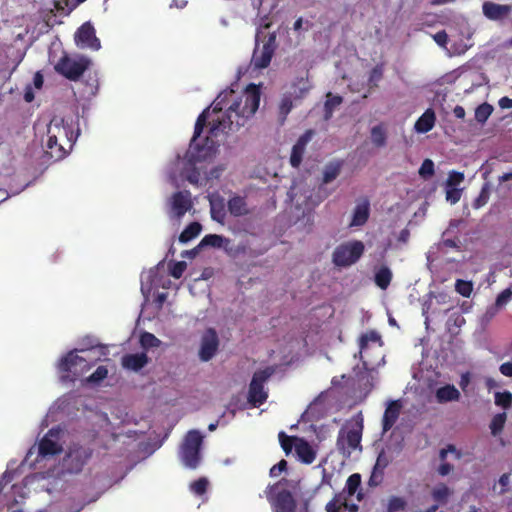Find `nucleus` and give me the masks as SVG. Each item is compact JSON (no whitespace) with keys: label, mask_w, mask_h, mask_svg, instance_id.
<instances>
[{"label":"nucleus","mask_w":512,"mask_h":512,"mask_svg":"<svg viewBox=\"0 0 512 512\" xmlns=\"http://www.w3.org/2000/svg\"><path fill=\"white\" fill-rule=\"evenodd\" d=\"M260 97L259 87L249 84L245 91L229 104L223 118L212 119L208 136L205 138L204 144H200L197 139L201 136L209 117V108L205 109L195 123L194 134L187 152L189 161L196 163L212 158L218 147V143L213 138L217 137L220 132L238 130L244 126L246 121L257 111Z\"/></svg>","instance_id":"obj_1"},{"label":"nucleus","mask_w":512,"mask_h":512,"mask_svg":"<svg viewBox=\"0 0 512 512\" xmlns=\"http://www.w3.org/2000/svg\"><path fill=\"white\" fill-rule=\"evenodd\" d=\"M290 481L282 478L278 482L268 485L265 495L270 503L273 512H295L297 501L294 492L289 488Z\"/></svg>","instance_id":"obj_2"},{"label":"nucleus","mask_w":512,"mask_h":512,"mask_svg":"<svg viewBox=\"0 0 512 512\" xmlns=\"http://www.w3.org/2000/svg\"><path fill=\"white\" fill-rule=\"evenodd\" d=\"M255 42L251 62L257 69L267 68L277 48L276 33L265 34L262 30H258Z\"/></svg>","instance_id":"obj_3"},{"label":"nucleus","mask_w":512,"mask_h":512,"mask_svg":"<svg viewBox=\"0 0 512 512\" xmlns=\"http://www.w3.org/2000/svg\"><path fill=\"white\" fill-rule=\"evenodd\" d=\"M363 432V419L358 418L348 422L339 430L337 437V448L339 452L349 457L353 450L361 447Z\"/></svg>","instance_id":"obj_4"},{"label":"nucleus","mask_w":512,"mask_h":512,"mask_svg":"<svg viewBox=\"0 0 512 512\" xmlns=\"http://www.w3.org/2000/svg\"><path fill=\"white\" fill-rule=\"evenodd\" d=\"M91 64V60L86 56L70 57L64 54L54 65V70L70 81H78Z\"/></svg>","instance_id":"obj_5"},{"label":"nucleus","mask_w":512,"mask_h":512,"mask_svg":"<svg viewBox=\"0 0 512 512\" xmlns=\"http://www.w3.org/2000/svg\"><path fill=\"white\" fill-rule=\"evenodd\" d=\"M365 246L362 241L353 240L338 245L332 254V261L338 267H349L363 255Z\"/></svg>","instance_id":"obj_6"},{"label":"nucleus","mask_w":512,"mask_h":512,"mask_svg":"<svg viewBox=\"0 0 512 512\" xmlns=\"http://www.w3.org/2000/svg\"><path fill=\"white\" fill-rule=\"evenodd\" d=\"M65 134L63 119L53 118L47 127L46 154L54 160H60L67 154L66 145L58 140V135Z\"/></svg>","instance_id":"obj_7"},{"label":"nucleus","mask_w":512,"mask_h":512,"mask_svg":"<svg viewBox=\"0 0 512 512\" xmlns=\"http://www.w3.org/2000/svg\"><path fill=\"white\" fill-rule=\"evenodd\" d=\"M203 442V436L197 430L189 431L182 444L180 455L184 465L195 469L201 460L200 449Z\"/></svg>","instance_id":"obj_8"},{"label":"nucleus","mask_w":512,"mask_h":512,"mask_svg":"<svg viewBox=\"0 0 512 512\" xmlns=\"http://www.w3.org/2000/svg\"><path fill=\"white\" fill-rule=\"evenodd\" d=\"M273 373L274 369L272 367H266L253 374L248 390V402L253 407H259L266 402L268 393L264 390V384Z\"/></svg>","instance_id":"obj_9"},{"label":"nucleus","mask_w":512,"mask_h":512,"mask_svg":"<svg viewBox=\"0 0 512 512\" xmlns=\"http://www.w3.org/2000/svg\"><path fill=\"white\" fill-rule=\"evenodd\" d=\"M58 368L64 374L63 379L75 381L90 369V365L86 359L77 355L75 351H70L60 360Z\"/></svg>","instance_id":"obj_10"},{"label":"nucleus","mask_w":512,"mask_h":512,"mask_svg":"<svg viewBox=\"0 0 512 512\" xmlns=\"http://www.w3.org/2000/svg\"><path fill=\"white\" fill-rule=\"evenodd\" d=\"M60 429L51 428L39 441L38 446L30 448L27 456H31L35 450L41 458L51 457L62 452V446L59 443Z\"/></svg>","instance_id":"obj_11"},{"label":"nucleus","mask_w":512,"mask_h":512,"mask_svg":"<svg viewBox=\"0 0 512 512\" xmlns=\"http://www.w3.org/2000/svg\"><path fill=\"white\" fill-rule=\"evenodd\" d=\"M92 455V450L79 445L69 448L63 459V467L69 473H79Z\"/></svg>","instance_id":"obj_12"},{"label":"nucleus","mask_w":512,"mask_h":512,"mask_svg":"<svg viewBox=\"0 0 512 512\" xmlns=\"http://www.w3.org/2000/svg\"><path fill=\"white\" fill-rule=\"evenodd\" d=\"M75 43L81 48H90L98 50L100 48V40L96 37L95 29L91 23L82 24L75 33Z\"/></svg>","instance_id":"obj_13"},{"label":"nucleus","mask_w":512,"mask_h":512,"mask_svg":"<svg viewBox=\"0 0 512 512\" xmlns=\"http://www.w3.org/2000/svg\"><path fill=\"white\" fill-rule=\"evenodd\" d=\"M171 212L174 217L182 218L193 206L188 190L175 192L171 197Z\"/></svg>","instance_id":"obj_14"},{"label":"nucleus","mask_w":512,"mask_h":512,"mask_svg":"<svg viewBox=\"0 0 512 512\" xmlns=\"http://www.w3.org/2000/svg\"><path fill=\"white\" fill-rule=\"evenodd\" d=\"M314 131L309 129L305 131L292 147L290 155V164L293 168H298L303 160L307 144L311 141Z\"/></svg>","instance_id":"obj_15"},{"label":"nucleus","mask_w":512,"mask_h":512,"mask_svg":"<svg viewBox=\"0 0 512 512\" xmlns=\"http://www.w3.org/2000/svg\"><path fill=\"white\" fill-rule=\"evenodd\" d=\"M218 346L219 340L216 332L212 329L208 330L201 341V347L199 351L200 359L204 362L211 360L216 354Z\"/></svg>","instance_id":"obj_16"},{"label":"nucleus","mask_w":512,"mask_h":512,"mask_svg":"<svg viewBox=\"0 0 512 512\" xmlns=\"http://www.w3.org/2000/svg\"><path fill=\"white\" fill-rule=\"evenodd\" d=\"M483 15L492 21H500L506 18L512 12V6L508 4H498L492 1H486L482 5Z\"/></svg>","instance_id":"obj_17"},{"label":"nucleus","mask_w":512,"mask_h":512,"mask_svg":"<svg viewBox=\"0 0 512 512\" xmlns=\"http://www.w3.org/2000/svg\"><path fill=\"white\" fill-rule=\"evenodd\" d=\"M402 405L399 400L390 401L385 409L382 419L383 432L389 431L399 418Z\"/></svg>","instance_id":"obj_18"},{"label":"nucleus","mask_w":512,"mask_h":512,"mask_svg":"<svg viewBox=\"0 0 512 512\" xmlns=\"http://www.w3.org/2000/svg\"><path fill=\"white\" fill-rule=\"evenodd\" d=\"M149 362V358L145 352L125 354L121 359V365L124 369L131 371H139Z\"/></svg>","instance_id":"obj_19"},{"label":"nucleus","mask_w":512,"mask_h":512,"mask_svg":"<svg viewBox=\"0 0 512 512\" xmlns=\"http://www.w3.org/2000/svg\"><path fill=\"white\" fill-rule=\"evenodd\" d=\"M389 465V460L385 453L382 451L379 453L376 463L373 467L371 476L369 478L368 484L371 487H376L382 483L384 477V470Z\"/></svg>","instance_id":"obj_20"},{"label":"nucleus","mask_w":512,"mask_h":512,"mask_svg":"<svg viewBox=\"0 0 512 512\" xmlns=\"http://www.w3.org/2000/svg\"><path fill=\"white\" fill-rule=\"evenodd\" d=\"M25 53L20 49H15L12 46L7 47L4 51L5 59L2 60V65L5 66L6 69H9V73L12 74L16 71L20 63L23 61Z\"/></svg>","instance_id":"obj_21"},{"label":"nucleus","mask_w":512,"mask_h":512,"mask_svg":"<svg viewBox=\"0 0 512 512\" xmlns=\"http://www.w3.org/2000/svg\"><path fill=\"white\" fill-rule=\"evenodd\" d=\"M370 203L364 199L361 203L357 204L354 211L350 226H363L369 219Z\"/></svg>","instance_id":"obj_22"},{"label":"nucleus","mask_w":512,"mask_h":512,"mask_svg":"<svg viewBox=\"0 0 512 512\" xmlns=\"http://www.w3.org/2000/svg\"><path fill=\"white\" fill-rule=\"evenodd\" d=\"M436 116L433 109L428 108L416 121L414 128L418 133H427L435 125Z\"/></svg>","instance_id":"obj_23"},{"label":"nucleus","mask_w":512,"mask_h":512,"mask_svg":"<svg viewBox=\"0 0 512 512\" xmlns=\"http://www.w3.org/2000/svg\"><path fill=\"white\" fill-rule=\"evenodd\" d=\"M343 165V160H334L327 163L323 169L322 183L328 184L335 180L340 175Z\"/></svg>","instance_id":"obj_24"},{"label":"nucleus","mask_w":512,"mask_h":512,"mask_svg":"<svg viewBox=\"0 0 512 512\" xmlns=\"http://www.w3.org/2000/svg\"><path fill=\"white\" fill-rule=\"evenodd\" d=\"M295 450L300 460L305 464H311L316 458L315 451L304 439H299V442L295 445Z\"/></svg>","instance_id":"obj_25"},{"label":"nucleus","mask_w":512,"mask_h":512,"mask_svg":"<svg viewBox=\"0 0 512 512\" xmlns=\"http://www.w3.org/2000/svg\"><path fill=\"white\" fill-rule=\"evenodd\" d=\"M460 392L454 385L447 384L436 390V399L439 403L458 401Z\"/></svg>","instance_id":"obj_26"},{"label":"nucleus","mask_w":512,"mask_h":512,"mask_svg":"<svg viewBox=\"0 0 512 512\" xmlns=\"http://www.w3.org/2000/svg\"><path fill=\"white\" fill-rule=\"evenodd\" d=\"M228 211L235 217L244 216L249 213L244 197L233 196L228 200Z\"/></svg>","instance_id":"obj_27"},{"label":"nucleus","mask_w":512,"mask_h":512,"mask_svg":"<svg viewBox=\"0 0 512 512\" xmlns=\"http://www.w3.org/2000/svg\"><path fill=\"white\" fill-rule=\"evenodd\" d=\"M452 494L453 490L444 483L437 484L431 491L432 499L441 505L446 504Z\"/></svg>","instance_id":"obj_28"},{"label":"nucleus","mask_w":512,"mask_h":512,"mask_svg":"<svg viewBox=\"0 0 512 512\" xmlns=\"http://www.w3.org/2000/svg\"><path fill=\"white\" fill-rule=\"evenodd\" d=\"M392 280V272L387 266H381L374 275L375 284L382 290H386Z\"/></svg>","instance_id":"obj_29"},{"label":"nucleus","mask_w":512,"mask_h":512,"mask_svg":"<svg viewBox=\"0 0 512 512\" xmlns=\"http://www.w3.org/2000/svg\"><path fill=\"white\" fill-rule=\"evenodd\" d=\"M371 140L376 147H383L386 145L387 133L383 124L372 127Z\"/></svg>","instance_id":"obj_30"},{"label":"nucleus","mask_w":512,"mask_h":512,"mask_svg":"<svg viewBox=\"0 0 512 512\" xmlns=\"http://www.w3.org/2000/svg\"><path fill=\"white\" fill-rule=\"evenodd\" d=\"M201 225L198 222L190 223L180 234L179 241L182 243H187L193 238L197 237L201 232Z\"/></svg>","instance_id":"obj_31"},{"label":"nucleus","mask_w":512,"mask_h":512,"mask_svg":"<svg viewBox=\"0 0 512 512\" xmlns=\"http://www.w3.org/2000/svg\"><path fill=\"white\" fill-rule=\"evenodd\" d=\"M507 415L505 412L494 415L490 423V430L493 436L500 434L505 426Z\"/></svg>","instance_id":"obj_32"},{"label":"nucleus","mask_w":512,"mask_h":512,"mask_svg":"<svg viewBox=\"0 0 512 512\" xmlns=\"http://www.w3.org/2000/svg\"><path fill=\"white\" fill-rule=\"evenodd\" d=\"M224 241H225V238L221 235L208 234L202 238L199 246L200 247L211 246V247H215V248H220L223 245Z\"/></svg>","instance_id":"obj_33"},{"label":"nucleus","mask_w":512,"mask_h":512,"mask_svg":"<svg viewBox=\"0 0 512 512\" xmlns=\"http://www.w3.org/2000/svg\"><path fill=\"white\" fill-rule=\"evenodd\" d=\"M493 112L492 105L483 103L479 105L475 110V119L479 123H485Z\"/></svg>","instance_id":"obj_34"},{"label":"nucleus","mask_w":512,"mask_h":512,"mask_svg":"<svg viewBox=\"0 0 512 512\" xmlns=\"http://www.w3.org/2000/svg\"><path fill=\"white\" fill-rule=\"evenodd\" d=\"M278 437H279L280 445L287 455L292 451L293 446L296 445L295 441H297V443L299 442V438L293 437V436H288L283 431H281L279 433Z\"/></svg>","instance_id":"obj_35"},{"label":"nucleus","mask_w":512,"mask_h":512,"mask_svg":"<svg viewBox=\"0 0 512 512\" xmlns=\"http://www.w3.org/2000/svg\"><path fill=\"white\" fill-rule=\"evenodd\" d=\"M140 344L144 349L158 347L161 341L152 333L143 332L140 336Z\"/></svg>","instance_id":"obj_36"},{"label":"nucleus","mask_w":512,"mask_h":512,"mask_svg":"<svg viewBox=\"0 0 512 512\" xmlns=\"http://www.w3.org/2000/svg\"><path fill=\"white\" fill-rule=\"evenodd\" d=\"M455 290L463 297H470L473 291V283L463 279H457L455 283Z\"/></svg>","instance_id":"obj_37"},{"label":"nucleus","mask_w":512,"mask_h":512,"mask_svg":"<svg viewBox=\"0 0 512 512\" xmlns=\"http://www.w3.org/2000/svg\"><path fill=\"white\" fill-rule=\"evenodd\" d=\"M407 502L404 498L398 496H392L388 500L387 512H397L405 510Z\"/></svg>","instance_id":"obj_38"},{"label":"nucleus","mask_w":512,"mask_h":512,"mask_svg":"<svg viewBox=\"0 0 512 512\" xmlns=\"http://www.w3.org/2000/svg\"><path fill=\"white\" fill-rule=\"evenodd\" d=\"M384 72V65L382 63L373 67L368 78V84L371 87H377L378 82L382 79Z\"/></svg>","instance_id":"obj_39"},{"label":"nucleus","mask_w":512,"mask_h":512,"mask_svg":"<svg viewBox=\"0 0 512 512\" xmlns=\"http://www.w3.org/2000/svg\"><path fill=\"white\" fill-rule=\"evenodd\" d=\"M495 404L504 409L509 408L512 405V393L509 391L496 392Z\"/></svg>","instance_id":"obj_40"},{"label":"nucleus","mask_w":512,"mask_h":512,"mask_svg":"<svg viewBox=\"0 0 512 512\" xmlns=\"http://www.w3.org/2000/svg\"><path fill=\"white\" fill-rule=\"evenodd\" d=\"M361 485V476L358 473L350 475L346 481L348 495L353 496Z\"/></svg>","instance_id":"obj_41"},{"label":"nucleus","mask_w":512,"mask_h":512,"mask_svg":"<svg viewBox=\"0 0 512 512\" xmlns=\"http://www.w3.org/2000/svg\"><path fill=\"white\" fill-rule=\"evenodd\" d=\"M381 337L376 331H369L362 334L359 340L360 352L362 353L368 346V343L380 341Z\"/></svg>","instance_id":"obj_42"},{"label":"nucleus","mask_w":512,"mask_h":512,"mask_svg":"<svg viewBox=\"0 0 512 512\" xmlns=\"http://www.w3.org/2000/svg\"><path fill=\"white\" fill-rule=\"evenodd\" d=\"M293 108V102L290 96H284L279 105V115L283 123Z\"/></svg>","instance_id":"obj_43"},{"label":"nucleus","mask_w":512,"mask_h":512,"mask_svg":"<svg viewBox=\"0 0 512 512\" xmlns=\"http://www.w3.org/2000/svg\"><path fill=\"white\" fill-rule=\"evenodd\" d=\"M434 173V162L431 159H425L419 168V175L423 179H429L434 175Z\"/></svg>","instance_id":"obj_44"},{"label":"nucleus","mask_w":512,"mask_h":512,"mask_svg":"<svg viewBox=\"0 0 512 512\" xmlns=\"http://www.w3.org/2000/svg\"><path fill=\"white\" fill-rule=\"evenodd\" d=\"M208 484V480L201 477L190 484V489L194 494L201 496L206 493Z\"/></svg>","instance_id":"obj_45"},{"label":"nucleus","mask_w":512,"mask_h":512,"mask_svg":"<svg viewBox=\"0 0 512 512\" xmlns=\"http://www.w3.org/2000/svg\"><path fill=\"white\" fill-rule=\"evenodd\" d=\"M76 138L77 135H74L71 127L67 125H65V134L58 135V140H60V142H62L64 145L68 146V149L72 148Z\"/></svg>","instance_id":"obj_46"},{"label":"nucleus","mask_w":512,"mask_h":512,"mask_svg":"<svg viewBox=\"0 0 512 512\" xmlns=\"http://www.w3.org/2000/svg\"><path fill=\"white\" fill-rule=\"evenodd\" d=\"M108 375V369L105 366H98L97 369L87 378L88 382L99 383Z\"/></svg>","instance_id":"obj_47"},{"label":"nucleus","mask_w":512,"mask_h":512,"mask_svg":"<svg viewBox=\"0 0 512 512\" xmlns=\"http://www.w3.org/2000/svg\"><path fill=\"white\" fill-rule=\"evenodd\" d=\"M187 264L184 261L174 262L170 265L169 272L172 277L179 279L186 270Z\"/></svg>","instance_id":"obj_48"},{"label":"nucleus","mask_w":512,"mask_h":512,"mask_svg":"<svg viewBox=\"0 0 512 512\" xmlns=\"http://www.w3.org/2000/svg\"><path fill=\"white\" fill-rule=\"evenodd\" d=\"M489 195H490V193H489L488 185L485 184L483 186V188L481 189L478 197L474 200L473 207L478 209V208L484 206L489 200Z\"/></svg>","instance_id":"obj_49"},{"label":"nucleus","mask_w":512,"mask_h":512,"mask_svg":"<svg viewBox=\"0 0 512 512\" xmlns=\"http://www.w3.org/2000/svg\"><path fill=\"white\" fill-rule=\"evenodd\" d=\"M512 291L510 288L504 289L501 293L498 294L495 300V304L502 309L511 299Z\"/></svg>","instance_id":"obj_50"},{"label":"nucleus","mask_w":512,"mask_h":512,"mask_svg":"<svg viewBox=\"0 0 512 512\" xmlns=\"http://www.w3.org/2000/svg\"><path fill=\"white\" fill-rule=\"evenodd\" d=\"M460 198H461V190L460 189L453 187V186H450V187L447 186L446 200L448 202H450L451 204H455L460 200Z\"/></svg>","instance_id":"obj_51"},{"label":"nucleus","mask_w":512,"mask_h":512,"mask_svg":"<svg viewBox=\"0 0 512 512\" xmlns=\"http://www.w3.org/2000/svg\"><path fill=\"white\" fill-rule=\"evenodd\" d=\"M463 180H464V174L462 172L451 171L449 173V176H448V179H447V182H446V186H448V187H450V186L456 187Z\"/></svg>","instance_id":"obj_52"},{"label":"nucleus","mask_w":512,"mask_h":512,"mask_svg":"<svg viewBox=\"0 0 512 512\" xmlns=\"http://www.w3.org/2000/svg\"><path fill=\"white\" fill-rule=\"evenodd\" d=\"M343 102V98L339 95H332V93L327 94V100L324 104L325 108H330L335 110Z\"/></svg>","instance_id":"obj_53"},{"label":"nucleus","mask_w":512,"mask_h":512,"mask_svg":"<svg viewBox=\"0 0 512 512\" xmlns=\"http://www.w3.org/2000/svg\"><path fill=\"white\" fill-rule=\"evenodd\" d=\"M287 461L282 459L280 460L277 464H275L274 466L271 467L270 469V476L271 477H277L279 476L282 472L286 471L287 470Z\"/></svg>","instance_id":"obj_54"},{"label":"nucleus","mask_w":512,"mask_h":512,"mask_svg":"<svg viewBox=\"0 0 512 512\" xmlns=\"http://www.w3.org/2000/svg\"><path fill=\"white\" fill-rule=\"evenodd\" d=\"M433 39L439 46H445L448 42V35L445 30H442L433 35Z\"/></svg>","instance_id":"obj_55"},{"label":"nucleus","mask_w":512,"mask_h":512,"mask_svg":"<svg viewBox=\"0 0 512 512\" xmlns=\"http://www.w3.org/2000/svg\"><path fill=\"white\" fill-rule=\"evenodd\" d=\"M448 452L455 453L457 458H460V456H461L460 452L457 451L456 447L454 445H452V444H449L447 446V448H444V449L440 450L439 456H440V459L442 461H444L446 459Z\"/></svg>","instance_id":"obj_56"},{"label":"nucleus","mask_w":512,"mask_h":512,"mask_svg":"<svg viewBox=\"0 0 512 512\" xmlns=\"http://www.w3.org/2000/svg\"><path fill=\"white\" fill-rule=\"evenodd\" d=\"M499 371L506 377H512V361L502 363L499 367Z\"/></svg>","instance_id":"obj_57"},{"label":"nucleus","mask_w":512,"mask_h":512,"mask_svg":"<svg viewBox=\"0 0 512 512\" xmlns=\"http://www.w3.org/2000/svg\"><path fill=\"white\" fill-rule=\"evenodd\" d=\"M501 309L494 303L493 305L489 306L487 309H486V312H485V318L487 320H490L492 319L494 316H496L498 314V312L500 311Z\"/></svg>","instance_id":"obj_58"},{"label":"nucleus","mask_w":512,"mask_h":512,"mask_svg":"<svg viewBox=\"0 0 512 512\" xmlns=\"http://www.w3.org/2000/svg\"><path fill=\"white\" fill-rule=\"evenodd\" d=\"M326 512H340V505L338 504V500L333 498L326 504Z\"/></svg>","instance_id":"obj_59"},{"label":"nucleus","mask_w":512,"mask_h":512,"mask_svg":"<svg viewBox=\"0 0 512 512\" xmlns=\"http://www.w3.org/2000/svg\"><path fill=\"white\" fill-rule=\"evenodd\" d=\"M453 470V466L450 463L444 462L438 467V473L441 476L448 475Z\"/></svg>","instance_id":"obj_60"},{"label":"nucleus","mask_w":512,"mask_h":512,"mask_svg":"<svg viewBox=\"0 0 512 512\" xmlns=\"http://www.w3.org/2000/svg\"><path fill=\"white\" fill-rule=\"evenodd\" d=\"M233 96H234V91H233V90H231L228 94H226V95H225V97H224V98H222L221 100H219V101L215 104V106H214V108H213V112H214V113H217V112L222 111V110H223V108H224V106H223V102L225 101V99H226V98H228V97H233Z\"/></svg>","instance_id":"obj_61"},{"label":"nucleus","mask_w":512,"mask_h":512,"mask_svg":"<svg viewBox=\"0 0 512 512\" xmlns=\"http://www.w3.org/2000/svg\"><path fill=\"white\" fill-rule=\"evenodd\" d=\"M500 108L502 109H511L512 108V98L507 96L500 98L498 102Z\"/></svg>","instance_id":"obj_62"},{"label":"nucleus","mask_w":512,"mask_h":512,"mask_svg":"<svg viewBox=\"0 0 512 512\" xmlns=\"http://www.w3.org/2000/svg\"><path fill=\"white\" fill-rule=\"evenodd\" d=\"M409 238H410V231L407 228L402 229L399 233L398 241L402 242V243H407Z\"/></svg>","instance_id":"obj_63"},{"label":"nucleus","mask_w":512,"mask_h":512,"mask_svg":"<svg viewBox=\"0 0 512 512\" xmlns=\"http://www.w3.org/2000/svg\"><path fill=\"white\" fill-rule=\"evenodd\" d=\"M453 114L458 119H464L466 113L462 106L456 105L453 109Z\"/></svg>","instance_id":"obj_64"}]
</instances>
